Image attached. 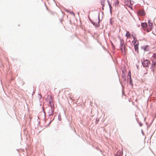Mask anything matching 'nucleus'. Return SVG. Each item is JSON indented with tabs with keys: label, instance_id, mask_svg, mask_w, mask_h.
Listing matches in <instances>:
<instances>
[{
	"label": "nucleus",
	"instance_id": "obj_3",
	"mask_svg": "<svg viewBox=\"0 0 156 156\" xmlns=\"http://www.w3.org/2000/svg\"><path fill=\"white\" fill-rule=\"evenodd\" d=\"M150 63L149 61L147 60H144L142 62V64L144 67H147Z\"/></svg>",
	"mask_w": 156,
	"mask_h": 156
},
{
	"label": "nucleus",
	"instance_id": "obj_18",
	"mask_svg": "<svg viewBox=\"0 0 156 156\" xmlns=\"http://www.w3.org/2000/svg\"><path fill=\"white\" fill-rule=\"evenodd\" d=\"M51 14H52V15H54V12H51Z\"/></svg>",
	"mask_w": 156,
	"mask_h": 156
},
{
	"label": "nucleus",
	"instance_id": "obj_6",
	"mask_svg": "<svg viewBox=\"0 0 156 156\" xmlns=\"http://www.w3.org/2000/svg\"><path fill=\"white\" fill-rule=\"evenodd\" d=\"M152 62L153 63L152 65V67L153 68H154L156 66V61L155 58H154V59H153Z\"/></svg>",
	"mask_w": 156,
	"mask_h": 156
},
{
	"label": "nucleus",
	"instance_id": "obj_12",
	"mask_svg": "<svg viewBox=\"0 0 156 156\" xmlns=\"http://www.w3.org/2000/svg\"><path fill=\"white\" fill-rule=\"evenodd\" d=\"M108 5H109V6L110 10L111 11L112 9V6H111V4L110 3H108Z\"/></svg>",
	"mask_w": 156,
	"mask_h": 156
},
{
	"label": "nucleus",
	"instance_id": "obj_14",
	"mask_svg": "<svg viewBox=\"0 0 156 156\" xmlns=\"http://www.w3.org/2000/svg\"><path fill=\"white\" fill-rule=\"evenodd\" d=\"M148 28H149V26L147 25V27L146 29H145V30H146L148 32L149 31H148Z\"/></svg>",
	"mask_w": 156,
	"mask_h": 156
},
{
	"label": "nucleus",
	"instance_id": "obj_2",
	"mask_svg": "<svg viewBox=\"0 0 156 156\" xmlns=\"http://www.w3.org/2000/svg\"><path fill=\"white\" fill-rule=\"evenodd\" d=\"M138 44L139 42L138 41L136 40L134 41V48L135 51L137 52H138Z\"/></svg>",
	"mask_w": 156,
	"mask_h": 156
},
{
	"label": "nucleus",
	"instance_id": "obj_7",
	"mask_svg": "<svg viewBox=\"0 0 156 156\" xmlns=\"http://www.w3.org/2000/svg\"><path fill=\"white\" fill-rule=\"evenodd\" d=\"M141 26L142 27L146 29L147 25L146 23H143L141 24Z\"/></svg>",
	"mask_w": 156,
	"mask_h": 156
},
{
	"label": "nucleus",
	"instance_id": "obj_13",
	"mask_svg": "<svg viewBox=\"0 0 156 156\" xmlns=\"http://www.w3.org/2000/svg\"><path fill=\"white\" fill-rule=\"evenodd\" d=\"M115 3V5H118L119 4V1L118 0H117Z\"/></svg>",
	"mask_w": 156,
	"mask_h": 156
},
{
	"label": "nucleus",
	"instance_id": "obj_10",
	"mask_svg": "<svg viewBox=\"0 0 156 156\" xmlns=\"http://www.w3.org/2000/svg\"><path fill=\"white\" fill-rule=\"evenodd\" d=\"M48 98H49L50 99L49 103H50L51 102V101L52 100L51 96L50 95H49V96L48 95Z\"/></svg>",
	"mask_w": 156,
	"mask_h": 156
},
{
	"label": "nucleus",
	"instance_id": "obj_8",
	"mask_svg": "<svg viewBox=\"0 0 156 156\" xmlns=\"http://www.w3.org/2000/svg\"><path fill=\"white\" fill-rule=\"evenodd\" d=\"M130 35L131 34L129 32V31H127L126 36L127 37V38H130Z\"/></svg>",
	"mask_w": 156,
	"mask_h": 156
},
{
	"label": "nucleus",
	"instance_id": "obj_5",
	"mask_svg": "<svg viewBox=\"0 0 156 156\" xmlns=\"http://www.w3.org/2000/svg\"><path fill=\"white\" fill-rule=\"evenodd\" d=\"M138 15H140L141 16H144L145 15V13L143 10H139L137 12Z\"/></svg>",
	"mask_w": 156,
	"mask_h": 156
},
{
	"label": "nucleus",
	"instance_id": "obj_17",
	"mask_svg": "<svg viewBox=\"0 0 156 156\" xmlns=\"http://www.w3.org/2000/svg\"><path fill=\"white\" fill-rule=\"evenodd\" d=\"M147 47H148V46H146L145 48H144V51H146V48Z\"/></svg>",
	"mask_w": 156,
	"mask_h": 156
},
{
	"label": "nucleus",
	"instance_id": "obj_16",
	"mask_svg": "<svg viewBox=\"0 0 156 156\" xmlns=\"http://www.w3.org/2000/svg\"><path fill=\"white\" fill-rule=\"evenodd\" d=\"M154 57L155 58H156V54H154Z\"/></svg>",
	"mask_w": 156,
	"mask_h": 156
},
{
	"label": "nucleus",
	"instance_id": "obj_9",
	"mask_svg": "<svg viewBox=\"0 0 156 156\" xmlns=\"http://www.w3.org/2000/svg\"><path fill=\"white\" fill-rule=\"evenodd\" d=\"M117 154L119 156H122V152L121 151H120L119 152H117Z\"/></svg>",
	"mask_w": 156,
	"mask_h": 156
},
{
	"label": "nucleus",
	"instance_id": "obj_4",
	"mask_svg": "<svg viewBox=\"0 0 156 156\" xmlns=\"http://www.w3.org/2000/svg\"><path fill=\"white\" fill-rule=\"evenodd\" d=\"M151 21L149 20L148 21V26L149 27V28L148 29V31H151L153 28V23L151 22Z\"/></svg>",
	"mask_w": 156,
	"mask_h": 156
},
{
	"label": "nucleus",
	"instance_id": "obj_11",
	"mask_svg": "<svg viewBox=\"0 0 156 156\" xmlns=\"http://www.w3.org/2000/svg\"><path fill=\"white\" fill-rule=\"evenodd\" d=\"M105 1V0H101V3L103 7H104V5H105L104 3Z\"/></svg>",
	"mask_w": 156,
	"mask_h": 156
},
{
	"label": "nucleus",
	"instance_id": "obj_15",
	"mask_svg": "<svg viewBox=\"0 0 156 156\" xmlns=\"http://www.w3.org/2000/svg\"><path fill=\"white\" fill-rule=\"evenodd\" d=\"M128 75L129 76L130 78H131V72L130 71L129 72Z\"/></svg>",
	"mask_w": 156,
	"mask_h": 156
},
{
	"label": "nucleus",
	"instance_id": "obj_19",
	"mask_svg": "<svg viewBox=\"0 0 156 156\" xmlns=\"http://www.w3.org/2000/svg\"><path fill=\"white\" fill-rule=\"evenodd\" d=\"M98 19H99V21H100L99 17H98Z\"/></svg>",
	"mask_w": 156,
	"mask_h": 156
},
{
	"label": "nucleus",
	"instance_id": "obj_1",
	"mask_svg": "<svg viewBox=\"0 0 156 156\" xmlns=\"http://www.w3.org/2000/svg\"><path fill=\"white\" fill-rule=\"evenodd\" d=\"M120 47L122 54L125 55L127 50L126 48V46L123 41H121Z\"/></svg>",
	"mask_w": 156,
	"mask_h": 156
}]
</instances>
